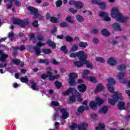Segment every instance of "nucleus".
Here are the masks:
<instances>
[{
    "instance_id": "obj_1",
    "label": "nucleus",
    "mask_w": 130,
    "mask_h": 130,
    "mask_svg": "<svg viewBox=\"0 0 130 130\" xmlns=\"http://www.w3.org/2000/svg\"><path fill=\"white\" fill-rule=\"evenodd\" d=\"M107 87L108 91L113 94V95H112L113 99H108V103L111 104V105H115V103L117 102V101H118V100H123V97L121 95V93L118 91H115L114 87L112 86V85L107 84Z\"/></svg>"
},
{
    "instance_id": "obj_2",
    "label": "nucleus",
    "mask_w": 130,
    "mask_h": 130,
    "mask_svg": "<svg viewBox=\"0 0 130 130\" xmlns=\"http://www.w3.org/2000/svg\"><path fill=\"white\" fill-rule=\"evenodd\" d=\"M47 74H43L42 75V79L43 80H45L46 78L49 77V80L50 81H53L55 79H58L59 78V74L56 75H53L52 73H51V68L48 67L47 68Z\"/></svg>"
},
{
    "instance_id": "obj_3",
    "label": "nucleus",
    "mask_w": 130,
    "mask_h": 130,
    "mask_svg": "<svg viewBox=\"0 0 130 130\" xmlns=\"http://www.w3.org/2000/svg\"><path fill=\"white\" fill-rule=\"evenodd\" d=\"M95 101L96 103L94 101H91L89 104L90 107L93 109V110H95L97 109V105L100 106L104 102V101L99 97L96 98Z\"/></svg>"
},
{
    "instance_id": "obj_4",
    "label": "nucleus",
    "mask_w": 130,
    "mask_h": 130,
    "mask_svg": "<svg viewBox=\"0 0 130 130\" xmlns=\"http://www.w3.org/2000/svg\"><path fill=\"white\" fill-rule=\"evenodd\" d=\"M69 80L68 81L69 84L71 85V86H76L77 85V82H76V78H78V74L75 73H70L69 76Z\"/></svg>"
},
{
    "instance_id": "obj_5",
    "label": "nucleus",
    "mask_w": 130,
    "mask_h": 130,
    "mask_svg": "<svg viewBox=\"0 0 130 130\" xmlns=\"http://www.w3.org/2000/svg\"><path fill=\"white\" fill-rule=\"evenodd\" d=\"M77 56L79 59L82 60L84 57H86V53L83 51H79L78 52L72 53L70 55V57L71 58H75Z\"/></svg>"
},
{
    "instance_id": "obj_6",
    "label": "nucleus",
    "mask_w": 130,
    "mask_h": 130,
    "mask_svg": "<svg viewBox=\"0 0 130 130\" xmlns=\"http://www.w3.org/2000/svg\"><path fill=\"white\" fill-rule=\"evenodd\" d=\"M121 14V13H120L118 8L116 7H113L111 8L110 15L112 18L116 20Z\"/></svg>"
},
{
    "instance_id": "obj_7",
    "label": "nucleus",
    "mask_w": 130,
    "mask_h": 130,
    "mask_svg": "<svg viewBox=\"0 0 130 130\" xmlns=\"http://www.w3.org/2000/svg\"><path fill=\"white\" fill-rule=\"evenodd\" d=\"M13 24L15 25H19L20 27H25L27 25H29V21L27 19L23 20L20 19H14L13 20Z\"/></svg>"
},
{
    "instance_id": "obj_8",
    "label": "nucleus",
    "mask_w": 130,
    "mask_h": 130,
    "mask_svg": "<svg viewBox=\"0 0 130 130\" xmlns=\"http://www.w3.org/2000/svg\"><path fill=\"white\" fill-rule=\"evenodd\" d=\"M78 127L79 130H87V127H88V124L87 123H82L80 125L77 126V124L73 123L70 128L71 130H74L75 128Z\"/></svg>"
},
{
    "instance_id": "obj_9",
    "label": "nucleus",
    "mask_w": 130,
    "mask_h": 130,
    "mask_svg": "<svg viewBox=\"0 0 130 130\" xmlns=\"http://www.w3.org/2000/svg\"><path fill=\"white\" fill-rule=\"evenodd\" d=\"M27 9L30 12L31 15H34L35 18H40L41 15L38 14V10L31 6L27 7Z\"/></svg>"
},
{
    "instance_id": "obj_10",
    "label": "nucleus",
    "mask_w": 130,
    "mask_h": 130,
    "mask_svg": "<svg viewBox=\"0 0 130 130\" xmlns=\"http://www.w3.org/2000/svg\"><path fill=\"white\" fill-rule=\"evenodd\" d=\"M72 93L75 96H78V97H80L81 93L78 92L75 88H69L68 90L64 92H63V95H69Z\"/></svg>"
},
{
    "instance_id": "obj_11",
    "label": "nucleus",
    "mask_w": 130,
    "mask_h": 130,
    "mask_svg": "<svg viewBox=\"0 0 130 130\" xmlns=\"http://www.w3.org/2000/svg\"><path fill=\"white\" fill-rule=\"evenodd\" d=\"M45 45H46V43H42L41 42H39L37 44L36 46L34 47V49L35 51L36 54H37V55H40V53H41V50L40 49V47Z\"/></svg>"
},
{
    "instance_id": "obj_12",
    "label": "nucleus",
    "mask_w": 130,
    "mask_h": 130,
    "mask_svg": "<svg viewBox=\"0 0 130 130\" xmlns=\"http://www.w3.org/2000/svg\"><path fill=\"white\" fill-rule=\"evenodd\" d=\"M124 77V73H120L117 74V79H118L119 82L121 84H126L127 83V80L123 79Z\"/></svg>"
},
{
    "instance_id": "obj_13",
    "label": "nucleus",
    "mask_w": 130,
    "mask_h": 130,
    "mask_svg": "<svg viewBox=\"0 0 130 130\" xmlns=\"http://www.w3.org/2000/svg\"><path fill=\"white\" fill-rule=\"evenodd\" d=\"M87 54H86V57H83L81 60H82L84 64H86V67L88 68V69L92 70V69H93V63L87 60Z\"/></svg>"
},
{
    "instance_id": "obj_14",
    "label": "nucleus",
    "mask_w": 130,
    "mask_h": 130,
    "mask_svg": "<svg viewBox=\"0 0 130 130\" xmlns=\"http://www.w3.org/2000/svg\"><path fill=\"white\" fill-rule=\"evenodd\" d=\"M128 19V18H127V16H125L121 13L116 20L118 22H120V23H126Z\"/></svg>"
},
{
    "instance_id": "obj_15",
    "label": "nucleus",
    "mask_w": 130,
    "mask_h": 130,
    "mask_svg": "<svg viewBox=\"0 0 130 130\" xmlns=\"http://www.w3.org/2000/svg\"><path fill=\"white\" fill-rule=\"evenodd\" d=\"M10 4L7 5V9H11L13 7V5L15 4L17 7H21V3L17 0H9Z\"/></svg>"
},
{
    "instance_id": "obj_16",
    "label": "nucleus",
    "mask_w": 130,
    "mask_h": 130,
    "mask_svg": "<svg viewBox=\"0 0 130 130\" xmlns=\"http://www.w3.org/2000/svg\"><path fill=\"white\" fill-rule=\"evenodd\" d=\"M88 103V102L87 101H85L83 102V105H85L84 106H80L78 109V112L82 113L84 111V110H89V107H87V104Z\"/></svg>"
},
{
    "instance_id": "obj_17",
    "label": "nucleus",
    "mask_w": 130,
    "mask_h": 130,
    "mask_svg": "<svg viewBox=\"0 0 130 130\" xmlns=\"http://www.w3.org/2000/svg\"><path fill=\"white\" fill-rule=\"evenodd\" d=\"M100 16L103 18L104 21H106L107 22H109V21L111 20V18L108 16V14L106 12H101Z\"/></svg>"
},
{
    "instance_id": "obj_18",
    "label": "nucleus",
    "mask_w": 130,
    "mask_h": 130,
    "mask_svg": "<svg viewBox=\"0 0 130 130\" xmlns=\"http://www.w3.org/2000/svg\"><path fill=\"white\" fill-rule=\"evenodd\" d=\"M62 115L61 116V118L62 119H67L68 117H69V113L67 112V109H62L60 110Z\"/></svg>"
},
{
    "instance_id": "obj_19",
    "label": "nucleus",
    "mask_w": 130,
    "mask_h": 130,
    "mask_svg": "<svg viewBox=\"0 0 130 130\" xmlns=\"http://www.w3.org/2000/svg\"><path fill=\"white\" fill-rule=\"evenodd\" d=\"M108 63L111 67H113L117 63V60L115 58L110 57L108 60Z\"/></svg>"
},
{
    "instance_id": "obj_20",
    "label": "nucleus",
    "mask_w": 130,
    "mask_h": 130,
    "mask_svg": "<svg viewBox=\"0 0 130 130\" xmlns=\"http://www.w3.org/2000/svg\"><path fill=\"white\" fill-rule=\"evenodd\" d=\"M8 54H5L3 53V51L1 50L0 51V61L2 62H5L6 60H7V59L8 57Z\"/></svg>"
},
{
    "instance_id": "obj_21",
    "label": "nucleus",
    "mask_w": 130,
    "mask_h": 130,
    "mask_svg": "<svg viewBox=\"0 0 130 130\" xmlns=\"http://www.w3.org/2000/svg\"><path fill=\"white\" fill-rule=\"evenodd\" d=\"M61 17V16L60 15V14H58L57 18H56L54 17H52L50 19V21L52 23H58V22L59 21V19Z\"/></svg>"
},
{
    "instance_id": "obj_22",
    "label": "nucleus",
    "mask_w": 130,
    "mask_h": 130,
    "mask_svg": "<svg viewBox=\"0 0 130 130\" xmlns=\"http://www.w3.org/2000/svg\"><path fill=\"white\" fill-rule=\"evenodd\" d=\"M78 88L81 93H84L87 90V86L85 84H81L78 86Z\"/></svg>"
},
{
    "instance_id": "obj_23",
    "label": "nucleus",
    "mask_w": 130,
    "mask_h": 130,
    "mask_svg": "<svg viewBox=\"0 0 130 130\" xmlns=\"http://www.w3.org/2000/svg\"><path fill=\"white\" fill-rule=\"evenodd\" d=\"M104 89L105 88H104V86H103V84H102V83H100L98 85L95 89V92L96 93H98V92H100L101 91H103Z\"/></svg>"
},
{
    "instance_id": "obj_24",
    "label": "nucleus",
    "mask_w": 130,
    "mask_h": 130,
    "mask_svg": "<svg viewBox=\"0 0 130 130\" xmlns=\"http://www.w3.org/2000/svg\"><path fill=\"white\" fill-rule=\"evenodd\" d=\"M112 28L114 29V30H117V31H121V28L120 27V25L119 24L117 23H115L112 25Z\"/></svg>"
},
{
    "instance_id": "obj_25",
    "label": "nucleus",
    "mask_w": 130,
    "mask_h": 130,
    "mask_svg": "<svg viewBox=\"0 0 130 130\" xmlns=\"http://www.w3.org/2000/svg\"><path fill=\"white\" fill-rule=\"evenodd\" d=\"M125 104L123 102H119L117 105V107L118 109H120L121 110L125 109Z\"/></svg>"
},
{
    "instance_id": "obj_26",
    "label": "nucleus",
    "mask_w": 130,
    "mask_h": 130,
    "mask_svg": "<svg viewBox=\"0 0 130 130\" xmlns=\"http://www.w3.org/2000/svg\"><path fill=\"white\" fill-rule=\"evenodd\" d=\"M83 74L82 75V77L83 79H88V76L87 75H89V74H90V71L88 70H84L83 71Z\"/></svg>"
},
{
    "instance_id": "obj_27",
    "label": "nucleus",
    "mask_w": 130,
    "mask_h": 130,
    "mask_svg": "<svg viewBox=\"0 0 130 130\" xmlns=\"http://www.w3.org/2000/svg\"><path fill=\"white\" fill-rule=\"evenodd\" d=\"M30 83L31 84V88L32 89V90H34L35 91H38V90L39 89L37 86V84L34 83V81H30Z\"/></svg>"
},
{
    "instance_id": "obj_28",
    "label": "nucleus",
    "mask_w": 130,
    "mask_h": 130,
    "mask_svg": "<svg viewBox=\"0 0 130 130\" xmlns=\"http://www.w3.org/2000/svg\"><path fill=\"white\" fill-rule=\"evenodd\" d=\"M75 8L76 9H82L84 8V4L81 2H76L75 3Z\"/></svg>"
},
{
    "instance_id": "obj_29",
    "label": "nucleus",
    "mask_w": 130,
    "mask_h": 130,
    "mask_svg": "<svg viewBox=\"0 0 130 130\" xmlns=\"http://www.w3.org/2000/svg\"><path fill=\"white\" fill-rule=\"evenodd\" d=\"M75 18L77 21H78L79 23H82L85 21L84 17L80 15H76Z\"/></svg>"
},
{
    "instance_id": "obj_30",
    "label": "nucleus",
    "mask_w": 130,
    "mask_h": 130,
    "mask_svg": "<svg viewBox=\"0 0 130 130\" xmlns=\"http://www.w3.org/2000/svg\"><path fill=\"white\" fill-rule=\"evenodd\" d=\"M107 81L108 82L107 85H115V80L111 78H109L107 79Z\"/></svg>"
},
{
    "instance_id": "obj_31",
    "label": "nucleus",
    "mask_w": 130,
    "mask_h": 130,
    "mask_svg": "<svg viewBox=\"0 0 130 130\" xmlns=\"http://www.w3.org/2000/svg\"><path fill=\"white\" fill-rule=\"evenodd\" d=\"M47 44L49 45V46H50V47H52V48H55V47H56V45L55 44V43L50 40H48L47 42Z\"/></svg>"
},
{
    "instance_id": "obj_32",
    "label": "nucleus",
    "mask_w": 130,
    "mask_h": 130,
    "mask_svg": "<svg viewBox=\"0 0 130 130\" xmlns=\"http://www.w3.org/2000/svg\"><path fill=\"white\" fill-rule=\"evenodd\" d=\"M80 61H75L74 62V64L76 66V67H83V64H84L83 60L79 59Z\"/></svg>"
},
{
    "instance_id": "obj_33",
    "label": "nucleus",
    "mask_w": 130,
    "mask_h": 130,
    "mask_svg": "<svg viewBox=\"0 0 130 130\" xmlns=\"http://www.w3.org/2000/svg\"><path fill=\"white\" fill-rule=\"evenodd\" d=\"M107 111H108V108H107V107L104 106L99 110V113H107Z\"/></svg>"
},
{
    "instance_id": "obj_34",
    "label": "nucleus",
    "mask_w": 130,
    "mask_h": 130,
    "mask_svg": "<svg viewBox=\"0 0 130 130\" xmlns=\"http://www.w3.org/2000/svg\"><path fill=\"white\" fill-rule=\"evenodd\" d=\"M79 46L81 48H85V47H87V46H88V43L85 42H81L79 44Z\"/></svg>"
},
{
    "instance_id": "obj_35",
    "label": "nucleus",
    "mask_w": 130,
    "mask_h": 130,
    "mask_svg": "<svg viewBox=\"0 0 130 130\" xmlns=\"http://www.w3.org/2000/svg\"><path fill=\"white\" fill-rule=\"evenodd\" d=\"M86 80H88L90 82H92V83H96L97 82V78L95 77H90L86 78Z\"/></svg>"
},
{
    "instance_id": "obj_36",
    "label": "nucleus",
    "mask_w": 130,
    "mask_h": 130,
    "mask_svg": "<svg viewBox=\"0 0 130 130\" xmlns=\"http://www.w3.org/2000/svg\"><path fill=\"white\" fill-rule=\"evenodd\" d=\"M64 39L66 41H67V42H73V41H74V39L73 37L70 36H66L64 37Z\"/></svg>"
},
{
    "instance_id": "obj_37",
    "label": "nucleus",
    "mask_w": 130,
    "mask_h": 130,
    "mask_svg": "<svg viewBox=\"0 0 130 130\" xmlns=\"http://www.w3.org/2000/svg\"><path fill=\"white\" fill-rule=\"evenodd\" d=\"M42 52L44 53V54H49L51 53V50L49 49H43L42 50Z\"/></svg>"
},
{
    "instance_id": "obj_38",
    "label": "nucleus",
    "mask_w": 130,
    "mask_h": 130,
    "mask_svg": "<svg viewBox=\"0 0 130 130\" xmlns=\"http://www.w3.org/2000/svg\"><path fill=\"white\" fill-rule=\"evenodd\" d=\"M78 49H79V46L77 44H74L71 48V51H77Z\"/></svg>"
},
{
    "instance_id": "obj_39",
    "label": "nucleus",
    "mask_w": 130,
    "mask_h": 130,
    "mask_svg": "<svg viewBox=\"0 0 130 130\" xmlns=\"http://www.w3.org/2000/svg\"><path fill=\"white\" fill-rule=\"evenodd\" d=\"M96 61H99L100 62H102V63L105 62V59L101 57H96L95 58Z\"/></svg>"
},
{
    "instance_id": "obj_40",
    "label": "nucleus",
    "mask_w": 130,
    "mask_h": 130,
    "mask_svg": "<svg viewBox=\"0 0 130 130\" xmlns=\"http://www.w3.org/2000/svg\"><path fill=\"white\" fill-rule=\"evenodd\" d=\"M105 125L104 124H99V126L96 127V130H104Z\"/></svg>"
},
{
    "instance_id": "obj_41",
    "label": "nucleus",
    "mask_w": 130,
    "mask_h": 130,
    "mask_svg": "<svg viewBox=\"0 0 130 130\" xmlns=\"http://www.w3.org/2000/svg\"><path fill=\"white\" fill-rule=\"evenodd\" d=\"M117 69L119 70V71H123V70H125V69H126V66L123 64H122L118 66Z\"/></svg>"
},
{
    "instance_id": "obj_42",
    "label": "nucleus",
    "mask_w": 130,
    "mask_h": 130,
    "mask_svg": "<svg viewBox=\"0 0 130 130\" xmlns=\"http://www.w3.org/2000/svg\"><path fill=\"white\" fill-rule=\"evenodd\" d=\"M20 81L22 83H28V78L26 76L22 77L20 78Z\"/></svg>"
},
{
    "instance_id": "obj_43",
    "label": "nucleus",
    "mask_w": 130,
    "mask_h": 130,
    "mask_svg": "<svg viewBox=\"0 0 130 130\" xmlns=\"http://www.w3.org/2000/svg\"><path fill=\"white\" fill-rule=\"evenodd\" d=\"M102 33L103 35H104L105 36H109L110 34L106 29H103Z\"/></svg>"
},
{
    "instance_id": "obj_44",
    "label": "nucleus",
    "mask_w": 130,
    "mask_h": 130,
    "mask_svg": "<svg viewBox=\"0 0 130 130\" xmlns=\"http://www.w3.org/2000/svg\"><path fill=\"white\" fill-rule=\"evenodd\" d=\"M12 62L14 64H16L17 66H18V64H20V63H21V60L19 59H13L12 60Z\"/></svg>"
},
{
    "instance_id": "obj_45",
    "label": "nucleus",
    "mask_w": 130,
    "mask_h": 130,
    "mask_svg": "<svg viewBox=\"0 0 130 130\" xmlns=\"http://www.w3.org/2000/svg\"><path fill=\"white\" fill-rule=\"evenodd\" d=\"M61 5H62V1H61V0H58L56 2V5L57 8H59V7H61Z\"/></svg>"
},
{
    "instance_id": "obj_46",
    "label": "nucleus",
    "mask_w": 130,
    "mask_h": 130,
    "mask_svg": "<svg viewBox=\"0 0 130 130\" xmlns=\"http://www.w3.org/2000/svg\"><path fill=\"white\" fill-rule=\"evenodd\" d=\"M66 21L69 22V23H75V21L74 20H72V17H71L70 16L67 17V18H66Z\"/></svg>"
},
{
    "instance_id": "obj_47",
    "label": "nucleus",
    "mask_w": 130,
    "mask_h": 130,
    "mask_svg": "<svg viewBox=\"0 0 130 130\" xmlns=\"http://www.w3.org/2000/svg\"><path fill=\"white\" fill-rule=\"evenodd\" d=\"M99 6H100V8L104 9L106 7V5H105V3H102V2H100Z\"/></svg>"
},
{
    "instance_id": "obj_48",
    "label": "nucleus",
    "mask_w": 130,
    "mask_h": 130,
    "mask_svg": "<svg viewBox=\"0 0 130 130\" xmlns=\"http://www.w3.org/2000/svg\"><path fill=\"white\" fill-rule=\"evenodd\" d=\"M60 50L62 51H63L64 53H68V49H67V47L66 46H63L61 47Z\"/></svg>"
},
{
    "instance_id": "obj_49",
    "label": "nucleus",
    "mask_w": 130,
    "mask_h": 130,
    "mask_svg": "<svg viewBox=\"0 0 130 130\" xmlns=\"http://www.w3.org/2000/svg\"><path fill=\"white\" fill-rule=\"evenodd\" d=\"M76 101V99L74 96H71L70 97L69 103H73V102H75Z\"/></svg>"
},
{
    "instance_id": "obj_50",
    "label": "nucleus",
    "mask_w": 130,
    "mask_h": 130,
    "mask_svg": "<svg viewBox=\"0 0 130 130\" xmlns=\"http://www.w3.org/2000/svg\"><path fill=\"white\" fill-rule=\"evenodd\" d=\"M90 118L91 120H96L97 119V115L96 114H91Z\"/></svg>"
},
{
    "instance_id": "obj_51",
    "label": "nucleus",
    "mask_w": 130,
    "mask_h": 130,
    "mask_svg": "<svg viewBox=\"0 0 130 130\" xmlns=\"http://www.w3.org/2000/svg\"><path fill=\"white\" fill-rule=\"evenodd\" d=\"M69 11L70 12H71V13H72V14H75L77 13V12H78V10H75L74 9V8H70L69 9Z\"/></svg>"
},
{
    "instance_id": "obj_52",
    "label": "nucleus",
    "mask_w": 130,
    "mask_h": 130,
    "mask_svg": "<svg viewBox=\"0 0 130 130\" xmlns=\"http://www.w3.org/2000/svg\"><path fill=\"white\" fill-rule=\"evenodd\" d=\"M51 105H52V106H59V103L57 102H55V101H53L51 102Z\"/></svg>"
},
{
    "instance_id": "obj_53",
    "label": "nucleus",
    "mask_w": 130,
    "mask_h": 130,
    "mask_svg": "<svg viewBox=\"0 0 130 130\" xmlns=\"http://www.w3.org/2000/svg\"><path fill=\"white\" fill-rule=\"evenodd\" d=\"M55 85L56 86V87L59 89V88H60V87H61V83H59V82L58 81H56L55 82Z\"/></svg>"
},
{
    "instance_id": "obj_54",
    "label": "nucleus",
    "mask_w": 130,
    "mask_h": 130,
    "mask_svg": "<svg viewBox=\"0 0 130 130\" xmlns=\"http://www.w3.org/2000/svg\"><path fill=\"white\" fill-rule=\"evenodd\" d=\"M99 32V30L97 29H93L91 31V33L92 34H97V33H98Z\"/></svg>"
},
{
    "instance_id": "obj_55",
    "label": "nucleus",
    "mask_w": 130,
    "mask_h": 130,
    "mask_svg": "<svg viewBox=\"0 0 130 130\" xmlns=\"http://www.w3.org/2000/svg\"><path fill=\"white\" fill-rule=\"evenodd\" d=\"M92 3L95 5H99L100 1L99 0H92Z\"/></svg>"
},
{
    "instance_id": "obj_56",
    "label": "nucleus",
    "mask_w": 130,
    "mask_h": 130,
    "mask_svg": "<svg viewBox=\"0 0 130 130\" xmlns=\"http://www.w3.org/2000/svg\"><path fill=\"white\" fill-rule=\"evenodd\" d=\"M92 41L93 43H94L95 44H97V43H99V40H98V39L96 38H93Z\"/></svg>"
},
{
    "instance_id": "obj_57",
    "label": "nucleus",
    "mask_w": 130,
    "mask_h": 130,
    "mask_svg": "<svg viewBox=\"0 0 130 130\" xmlns=\"http://www.w3.org/2000/svg\"><path fill=\"white\" fill-rule=\"evenodd\" d=\"M46 18L48 20H50V19L52 18L51 15H50V13H47Z\"/></svg>"
},
{
    "instance_id": "obj_58",
    "label": "nucleus",
    "mask_w": 130,
    "mask_h": 130,
    "mask_svg": "<svg viewBox=\"0 0 130 130\" xmlns=\"http://www.w3.org/2000/svg\"><path fill=\"white\" fill-rule=\"evenodd\" d=\"M56 30H57V28L56 27H54L52 29H51V33L52 34H53L54 33H55V32L56 31Z\"/></svg>"
},
{
    "instance_id": "obj_59",
    "label": "nucleus",
    "mask_w": 130,
    "mask_h": 130,
    "mask_svg": "<svg viewBox=\"0 0 130 130\" xmlns=\"http://www.w3.org/2000/svg\"><path fill=\"white\" fill-rule=\"evenodd\" d=\"M8 37H9V38H11V39H13V38H14V33L10 32L8 35Z\"/></svg>"
},
{
    "instance_id": "obj_60",
    "label": "nucleus",
    "mask_w": 130,
    "mask_h": 130,
    "mask_svg": "<svg viewBox=\"0 0 130 130\" xmlns=\"http://www.w3.org/2000/svg\"><path fill=\"white\" fill-rule=\"evenodd\" d=\"M52 63L53 64H55V65H56V64H59V62H57V61H56V60H55V59H53L52 60Z\"/></svg>"
},
{
    "instance_id": "obj_61",
    "label": "nucleus",
    "mask_w": 130,
    "mask_h": 130,
    "mask_svg": "<svg viewBox=\"0 0 130 130\" xmlns=\"http://www.w3.org/2000/svg\"><path fill=\"white\" fill-rule=\"evenodd\" d=\"M60 27H67L68 24L66 22H62V23L60 24Z\"/></svg>"
},
{
    "instance_id": "obj_62",
    "label": "nucleus",
    "mask_w": 130,
    "mask_h": 130,
    "mask_svg": "<svg viewBox=\"0 0 130 130\" xmlns=\"http://www.w3.org/2000/svg\"><path fill=\"white\" fill-rule=\"evenodd\" d=\"M32 26H34V27H38V22L37 21H35L32 23Z\"/></svg>"
},
{
    "instance_id": "obj_63",
    "label": "nucleus",
    "mask_w": 130,
    "mask_h": 130,
    "mask_svg": "<svg viewBox=\"0 0 130 130\" xmlns=\"http://www.w3.org/2000/svg\"><path fill=\"white\" fill-rule=\"evenodd\" d=\"M25 49H26V48L24 45L21 46L19 48V50H20V51H22V50H25Z\"/></svg>"
},
{
    "instance_id": "obj_64",
    "label": "nucleus",
    "mask_w": 130,
    "mask_h": 130,
    "mask_svg": "<svg viewBox=\"0 0 130 130\" xmlns=\"http://www.w3.org/2000/svg\"><path fill=\"white\" fill-rule=\"evenodd\" d=\"M125 93L128 95L129 98L130 99V90H125Z\"/></svg>"
}]
</instances>
